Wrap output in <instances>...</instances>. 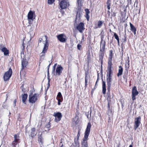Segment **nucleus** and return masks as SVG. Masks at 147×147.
I'll return each mask as SVG.
<instances>
[{
  "label": "nucleus",
  "mask_w": 147,
  "mask_h": 147,
  "mask_svg": "<svg viewBox=\"0 0 147 147\" xmlns=\"http://www.w3.org/2000/svg\"><path fill=\"white\" fill-rule=\"evenodd\" d=\"M108 12L109 13H110V11H109V10H108Z\"/></svg>",
  "instance_id": "62"
},
{
  "label": "nucleus",
  "mask_w": 147,
  "mask_h": 147,
  "mask_svg": "<svg viewBox=\"0 0 147 147\" xmlns=\"http://www.w3.org/2000/svg\"><path fill=\"white\" fill-rule=\"evenodd\" d=\"M16 101H17V100L16 99L14 100L13 102L14 103V107H15L16 106Z\"/></svg>",
  "instance_id": "54"
},
{
  "label": "nucleus",
  "mask_w": 147,
  "mask_h": 147,
  "mask_svg": "<svg viewBox=\"0 0 147 147\" xmlns=\"http://www.w3.org/2000/svg\"><path fill=\"white\" fill-rule=\"evenodd\" d=\"M51 79H49L48 80V85L47 86V90L49 88L50 86V81Z\"/></svg>",
  "instance_id": "46"
},
{
  "label": "nucleus",
  "mask_w": 147,
  "mask_h": 147,
  "mask_svg": "<svg viewBox=\"0 0 147 147\" xmlns=\"http://www.w3.org/2000/svg\"><path fill=\"white\" fill-rule=\"evenodd\" d=\"M47 79L48 80L50 79V76H49V70H47Z\"/></svg>",
  "instance_id": "50"
},
{
  "label": "nucleus",
  "mask_w": 147,
  "mask_h": 147,
  "mask_svg": "<svg viewBox=\"0 0 147 147\" xmlns=\"http://www.w3.org/2000/svg\"><path fill=\"white\" fill-rule=\"evenodd\" d=\"M28 95L27 94H24L22 95V101L25 104H26V100L27 99Z\"/></svg>",
  "instance_id": "25"
},
{
  "label": "nucleus",
  "mask_w": 147,
  "mask_h": 147,
  "mask_svg": "<svg viewBox=\"0 0 147 147\" xmlns=\"http://www.w3.org/2000/svg\"><path fill=\"white\" fill-rule=\"evenodd\" d=\"M87 117L88 118V115H87Z\"/></svg>",
  "instance_id": "63"
},
{
  "label": "nucleus",
  "mask_w": 147,
  "mask_h": 147,
  "mask_svg": "<svg viewBox=\"0 0 147 147\" xmlns=\"http://www.w3.org/2000/svg\"><path fill=\"white\" fill-rule=\"evenodd\" d=\"M45 37L46 38L45 43L44 44V46L42 51L40 55V57H44L45 56L46 53H47L49 48V43L47 40L48 37L47 35H45Z\"/></svg>",
  "instance_id": "6"
},
{
  "label": "nucleus",
  "mask_w": 147,
  "mask_h": 147,
  "mask_svg": "<svg viewBox=\"0 0 147 147\" xmlns=\"http://www.w3.org/2000/svg\"><path fill=\"white\" fill-rule=\"evenodd\" d=\"M63 69V68L61 65H58L55 69V75L57 76L61 75Z\"/></svg>",
  "instance_id": "14"
},
{
  "label": "nucleus",
  "mask_w": 147,
  "mask_h": 147,
  "mask_svg": "<svg viewBox=\"0 0 147 147\" xmlns=\"http://www.w3.org/2000/svg\"><path fill=\"white\" fill-rule=\"evenodd\" d=\"M98 79H97V80H96V83H95V84H97V82H98Z\"/></svg>",
  "instance_id": "61"
},
{
  "label": "nucleus",
  "mask_w": 147,
  "mask_h": 147,
  "mask_svg": "<svg viewBox=\"0 0 147 147\" xmlns=\"http://www.w3.org/2000/svg\"><path fill=\"white\" fill-rule=\"evenodd\" d=\"M1 51L4 53V54L5 55H9V50L7 49L5 47V48H3L2 49Z\"/></svg>",
  "instance_id": "28"
},
{
  "label": "nucleus",
  "mask_w": 147,
  "mask_h": 147,
  "mask_svg": "<svg viewBox=\"0 0 147 147\" xmlns=\"http://www.w3.org/2000/svg\"><path fill=\"white\" fill-rule=\"evenodd\" d=\"M60 147H66L64 145H63V144H61V146H60Z\"/></svg>",
  "instance_id": "58"
},
{
  "label": "nucleus",
  "mask_w": 147,
  "mask_h": 147,
  "mask_svg": "<svg viewBox=\"0 0 147 147\" xmlns=\"http://www.w3.org/2000/svg\"><path fill=\"white\" fill-rule=\"evenodd\" d=\"M103 22L99 20L98 22L97 25L95 26L94 27L95 29H96L98 28H100L102 25Z\"/></svg>",
  "instance_id": "29"
},
{
  "label": "nucleus",
  "mask_w": 147,
  "mask_h": 147,
  "mask_svg": "<svg viewBox=\"0 0 147 147\" xmlns=\"http://www.w3.org/2000/svg\"><path fill=\"white\" fill-rule=\"evenodd\" d=\"M55 0H48V3L49 4H52L55 1Z\"/></svg>",
  "instance_id": "40"
},
{
  "label": "nucleus",
  "mask_w": 147,
  "mask_h": 147,
  "mask_svg": "<svg viewBox=\"0 0 147 147\" xmlns=\"http://www.w3.org/2000/svg\"><path fill=\"white\" fill-rule=\"evenodd\" d=\"M12 74V70L11 67H10L8 71H6L4 74L3 79L5 81H8Z\"/></svg>",
  "instance_id": "8"
},
{
  "label": "nucleus",
  "mask_w": 147,
  "mask_h": 147,
  "mask_svg": "<svg viewBox=\"0 0 147 147\" xmlns=\"http://www.w3.org/2000/svg\"><path fill=\"white\" fill-rule=\"evenodd\" d=\"M35 11H32L31 10H30L28 12V19L29 20L28 22L29 24L30 23V20H33V16H34L35 15Z\"/></svg>",
  "instance_id": "17"
},
{
  "label": "nucleus",
  "mask_w": 147,
  "mask_h": 147,
  "mask_svg": "<svg viewBox=\"0 0 147 147\" xmlns=\"http://www.w3.org/2000/svg\"><path fill=\"white\" fill-rule=\"evenodd\" d=\"M28 65V62L25 58H23L22 60V69H24Z\"/></svg>",
  "instance_id": "20"
},
{
  "label": "nucleus",
  "mask_w": 147,
  "mask_h": 147,
  "mask_svg": "<svg viewBox=\"0 0 147 147\" xmlns=\"http://www.w3.org/2000/svg\"><path fill=\"white\" fill-rule=\"evenodd\" d=\"M133 143H132V144L129 146V147H133Z\"/></svg>",
  "instance_id": "59"
},
{
  "label": "nucleus",
  "mask_w": 147,
  "mask_h": 147,
  "mask_svg": "<svg viewBox=\"0 0 147 147\" xmlns=\"http://www.w3.org/2000/svg\"><path fill=\"white\" fill-rule=\"evenodd\" d=\"M77 47L78 49L79 50H80L81 49V48L82 47V46L80 44H78L77 45Z\"/></svg>",
  "instance_id": "42"
},
{
  "label": "nucleus",
  "mask_w": 147,
  "mask_h": 147,
  "mask_svg": "<svg viewBox=\"0 0 147 147\" xmlns=\"http://www.w3.org/2000/svg\"><path fill=\"white\" fill-rule=\"evenodd\" d=\"M51 63H50L47 66V70H49V68L50 65H51Z\"/></svg>",
  "instance_id": "56"
},
{
  "label": "nucleus",
  "mask_w": 147,
  "mask_h": 147,
  "mask_svg": "<svg viewBox=\"0 0 147 147\" xmlns=\"http://www.w3.org/2000/svg\"><path fill=\"white\" fill-rule=\"evenodd\" d=\"M91 126V123L90 122L88 123L85 131L84 137L81 143L82 147H88L87 141L90 134Z\"/></svg>",
  "instance_id": "3"
},
{
  "label": "nucleus",
  "mask_w": 147,
  "mask_h": 147,
  "mask_svg": "<svg viewBox=\"0 0 147 147\" xmlns=\"http://www.w3.org/2000/svg\"><path fill=\"white\" fill-rule=\"evenodd\" d=\"M57 39L61 42L64 43L67 40V38L64 34H61L58 35L56 36Z\"/></svg>",
  "instance_id": "11"
},
{
  "label": "nucleus",
  "mask_w": 147,
  "mask_h": 147,
  "mask_svg": "<svg viewBox=\"0 0 147 147\" xmlns=\"http://www.w3.org/2000/svg\"><path fill=\"white\" fill-rule=\"evenodd\" d=\"M20 115L19 114L17 118V120H18L20 121H21V120H20L21 118H20Z\"/></svg>",
  "instance_id": "52"
},
{
  "label": "nucleus",
  "mask_w": 147,
  "mask_h": 147,
  "mask_svg": "<svg viewBox=\"0 0 147 147\" xmlns=\"http://www.w3.org/2000/svg\"><path fill=\"white\" fill-rule=\"evenodd\" d=\"M108 123L111 122V116H108Z\"/></svg>",
  "instance_id": "55"
},
{
  "label": "nucleus",
  "mask_w": 147,
  "mask_h": 147,
  "mask_svg": "<svg viewBox=\"0 0 147 147\" xmlns=\"http://www.w3.org/2000/svg\"><path fill=\"white\" fill-rule=\"evenodd\" d=\"M59 5L61 10L65 9L69 7V3L67 0H61L59 3Z\"/></svg>",
  "instance_id": "9"
},
{
  "label": "nucleus",
  "mask_w": 147,
  "mask_h": 147,
  "mask_svg": "<svg viewBox=\"0 0 147 147\" xmlns=\"http://www.w3.org/2000/svg\"><path fill=\"white\" fill-rule=\"evenodd\" d=\"M85 88L86 89L88 86V78H85Z\"/></svg>",
  "instance_id": "37"
},
{
  "label": "nucleus",
  "mask_w": 147,
  "mask_h": 147,
  "mask_svg": "<svg viewBox=\"0 0 147 147\" xmlns=\"http://www.w3.org/2000/svg\"><path fill=\"white\" fill-rule=\"evenodd\" d=\"M57 63H55L54 65V66L53 67V71H54L55 70V68L57 65Z\"/></svg>",
  "instance_id": "48"
},
{
  "label": "nucleus",
  "mask_w": 147,
  "mask_h": 147,
  "mask_svg": "<svg viewBox=\"0 0 147 147\" xmlns=\"http://www.w3.org/2000/svg\"><path fill=\"white\" fill-rule=\"evenodd\" d=\"M5 46L4 45H3L2 43H1L0 44V50L1 51L2 50V49H3V48H5Z\"/></svg>",
  "instance_id": "38"
},
{
  "label": "nucleus",
  "mask_w": 147,
  "mask_h": 147,
  "mask_svg": "<svg viewBox=\"0 0 147 147\" xmlns=\"http://www.w3.org/2000/svg\"><path fill=\"white\" fill-rule=\"evenodd\" d=\"M80 129H79L77 137L74 138V142L71 146L70 147H80V145L79 142L80 137Z\"/></svg>",
  "instance_id": "7"
},
{
  "label": "nucleus",
  "mask_w": 147,
  "mask_h": 147,
  "mask_svg": "<svg viewBox=\"0 0 147 147\" xmlns=\"http://www.w3.org/2000/svg\"><path fill=\"white\" fill-rule=\"evenodd\" d=\"M56 99L58 100V105H61V103L62 102L63 100V98L61 93V92H59L57 94L56 97Z\"/></svg>",
  "instance_id": "18"
},
{
  "label": "nucleus",
  "mask_w": 147,
  "mask_h": 147,
  "mask_svg": "<svg viewBox=\"0 0 147 147\" xmlns=\"http://www.w3.org/2000/svg\"><path fill=\"white\" fill-rule=\"evenodd\" d=\"M138 94L139 92L137 90L136 86H134L132 89V99L133 101L136 100V96Z\"/></svg>",
  "instance_id": "16"
},
{
  "label": "nucleus",
  "mask_w": 147,
  "mask_h": 147,
  "mask_svg": "<svg viewBox=\"0 0 147 147\" xmlns=\"http://www.w3.org/2000/svg\"><path fill=\"white\" fill-rule=\"evenodd\" d=\"M113 51L112 50H109V56L108 59L107 75H112L113 74V66L112 59L113 57Z\"/></svg>",
  "instance_id": "2"
},
{
  "label": "nucleus",
  "mask_w": 147,
  "mask_h": 147,
  "mask_svg": "<svg viewBox=\"0 0 147 147\" xmlns=\"http://www.w3.org/2000/svg\"><path fill=\"white\" fill-rule=\"evenodd\" d=\"M84 2V0H77V2L78 5L80 6H82Z\"/></svg>",
  "instance_id": "33"
},
{
  "label": "nucleus",
  "mask_w": 147,
  "mask_h": 147,
  "mask_svg": "<svg viewBox=\"0 0 147 147\" xmlns=\"http://www.w3.org/2000/svg\"><path fill=\"white\" fill-rule=\"evenodd\" d=\"M51 126V125L50 124L48 123L45 126V127L47 128L48 130H49V128Z\"/></svg>",
  "instance_id": "43"
},
{
  "label": "nucleus",
  "mask_w": 147,
  "mask_h": 147,
  "mask_svg": "<svg viewBox=\"0 0 147 147\" xmlns=\"http://www.w3.org/2000/svg\"><path fill=\"white\" fill-rule=\"evenodd\" d=\"M62 139H61V140H60V143H59V146H61V143H62Z\"/></svg>",
  "instance_id": "57"
},
{
  "label": "nucleus",
  "mask_w": 147,
  "mask_h": 147,
  "mask_svg": "<svg viewBox=\"0 0 147 147\" xmlns=\"http://www.w3.org/2000/svg\"><path fill=\"white\" fill-rule=\"evenodd\" d=\"M89 74L88 70L87 71H86L85 74V78H88V75Z\"/></svg>",
  "instance_id": "45"
},
{
  "label": "nucleus",
  "mask_w": 147,
  "mask_h": 147,
  "mask_svg": "<svg viewBox=\"0 0 147 147\" xmlns=\"http://www.w3.org/2000/svg\"><path fill=\"white\" fill-rule=\"evenodd\" d=\"M127 36L126 35V34L124 36V42H126L127 41Z\"/></svg>",
  "instance_id": "51"
},
{
  "label": "nucleus",
  "mask_w": 147,
  "mask_h": 147,
  "mask_svg": "<svg viewBox=\"0 0 147 147\" xmlns=\"http://www.w3.org/2000/svg\"><path fill=\"white\" fill-rule=\"evenodd\" d=\"M108 110L107 111V115L108 116H111L113 115V113H112V109H111L110 105H108Z\"/></svg>",
  "instance_id": "27"
},
{
  "label": "nucleus",
  "mask_w": 147,
  "mask_h": 147,
  "mask_svg": "<svg viewBox=\"0 0 147 147\" xmlns=\"http://www.w3.org/2000/svg\"><path fill=\"white\" fill-rule=\"evenodd\" d=\"M37 134V132L36 131L35 128L32 127L31 128V132L29 135V136L32 138H34L36 136Z\"/></svg>",
  "instance_id": "19"
},
{
  "label": "nucleus",
  "mask_w": 147,
  "mask_h": 147,
  "mask_svg": "<svg viewBox=\"0 0 147 147\" xmlns=\"http://www.w3.org/2000/svg\"><path fill=\"white\" fill-rule=\"evenodd\" d=\"M72 121L76 125H78L79 122V117L76 115L74 117Z\"/></svg>",
  "instance_id": "22"
},
{
  "label": "nucleus",
  "mask_w": 147,
  "mask_h": 147,
  "mask_svg": "<svg viewBox=\"0 0 147 147\" xmlns=\"http://www.w3.org/2000/svg\"><path fill=\"white\" fill-rule=\"evenodd\" d=\"M53 116L55 117V121L56 122H58L60 121L62 117L61 113L59 112L54 113Z\"/></svg>",
  "instance_id": "15"
},
{
  "label": "nucleus",
  "mask_w": 147,
  "mask_h": 147,
  "mask_svg": "<svg viewBox=\"0 0 147 147\" xmlns=\"http://www.w3.org/2000/svg\"><path fill=\"white\" fill-rule=\"evenodd\" d=\"M85 17L86 18L87 21H88L90 19V16L89 15V14H85Z\"/></svg>",
  "instance_id": "39"
},
{
  "label": "nucleus",
  "mask_w": 147,
  "mask_h": 147,
  "mask_svg": "<svg viewBox=\"0 0 147 147\" xmlns=\"http://www.w3.org/2000/svg\"><path fill=\"white\" fill-rule=\"evenodd\" d=\"M13 136L14 139L11 143L12 147H16L17 145L20 142V136L18 134V135L15 134L13 135Z\"/></svg>",
  "instance_id": "10"
},
{
  "label": "nucleus",
  "mask_w": 147,
  "mask_h": 147,
  "mask_svg": "<svg viewBox=\"0 0 147 147\" xmlns=\"http://www.w3.org/2000/svg\"><path fill=\"white\" fill-rule=\"evenodd\" d=\"M111 98H107V100L108 102V105H110L111 103Z\"/></svg>",
  "instance_id": "35"
},
{
  "label": "nucleus",
  "mask_w": 147,
  "mask_h": 147,
  "mask_svg": "<svg viewBox=\"0 0 147 147\" xmlns=\"http://www.w3.org/2000/svg\"><path fill=\"white\" fill-rule=\"evenodd\" d=\"M24 84H23L21 86L20 88L22 89V91H24L25 90L24 88Z\"/></svg>",
  "instance_id": "47"
},
{
  "label": "nucleus",
  "mask_w": 147,
  "mask_h": 147,
  "mask_svg": "<svg viewBox=\"0 0 147 147\" xmlns=\"http://www.w3.org/2000/svg\"><path fill=\"white\" fill-rule=\"evenodd\" d=\"M86 55L87 56H91V54H90V51L89 50H88L86 53Z\"/></svg>",
  "instance_id": "49"
},
{
  "label": "nucleus",
  "mask_w": 147,
  "mask_h": 147,
  "mask_svg": "<svg viewBox=\"0 0 147 147\" xmlns=\"http://www.w3.org/2000/svg\"><path fill=\"white\" fill-rule=\"evenodd\" d=\"M114 36L115 39L117 40L118 44L119 45V39L118 35L116 33L114 32Z\"/></svg>",
  "instance_id": "32"
},
{
  "label": "nucleus",
  "mask_w": 147,
  "mask_h": 147,
  "mask_svg": "<svg viewBox=\"0 0 147 147\" xmlns=\"http://www.w3.org/2000/svg\"><path fill=\"white\" fill-rule=\"evenodd\" d=\"M42 134L41 133L40 134H38V142L40 144H42L44 142V139L42 136Z\"/></svg>",
  "instance_id": "21"
},
{
  "label": "nucleus",
  "mask_w": 147,
  "mask_h": 147,
  "mask_svg": "<svg viewBox=\"0 0 147 147\" xmlns=\"http://www.w3.org/2000/svg\"><path fill=\"white\" fill-rule=\"evenodd\" d=\"M110 31H111V29L110 30Z\"/></svg>",
  "instance_id": "64"
},
{
  "label": "nucleus",
  "mask_w": 147,
  "mask_h": 147,
  "mask_svg": "<svg viewBox=\"0 0 147 147\" xmlns=\"http://www.w3.org/2000/svg\"><path fill=\"white\" fill-rule=\"evenodd\" d=\"M141 117L140 116L135 118L134 125V129L135 130H136L140 125L141 123Z\"/></svg>",
  "instance_id": "12"
},
{
  "label": "nucleus",
  "mask_w": 147,
  "mask_h": 147,
  "mask_svg": "<svg viewBox=\"0 0 147 147\" xmlns=\"http://www.w3.org/2000/svg\"><path fill=\"white\" fill-rule=\"evenodd\" d=\"M103 31H101L100 35H101L100 38L101 41L100 42V47L99 52L98 54L99 61L100 62L101 64V66L102 67L103 63V59L105 53L106 42L104 41L103 43H102L103 41V38L104 37V36L102 34V32Z\"/></svg>",
  "instance_id": "1"
},
{
  "label": "nucleus",
  "mask_w": 147,
  "mask_h": 147,
  "mask_svg": "<svg viewBox=\"0 0 147 147\" xmlns=\"http://www.w3.org/2000/svg\"><path fill=\"white\" fill-rule=\"evenodd\" d=\"M34 91V90L33 89L31 92L30 91V94L29 95L28 101L30 103L34 104L38 100V97L39 94L36 93L33 94V92Z\"/></svg>",
  "instance_id": "4"
},
{
  "label": "nucleus",
  "mask_w": 147,
  "mask_h": 147,
  "mask_svg": "<svg viewBox=\"0 0 147 147\" xmlns=\"http://www.w3.org/2000/svg\"><path fill=\"white\" fill-rule=\"evenodd\" d=\"M87 62L88 65H89V63L91 61V56H87Z\"/></svg>",
  "instance_id": "34"
},
{
  "label": "nucleus",
  "mask_w": 147,
  "mask_h": 147,
  "mask_svg": "<svg viewBox=\"0 0 147 147\" xmlns=\"http://www.w3.org/2000/svg\"><path fill=\"white\" fill-rule=\"evenodd\" d=\"M42 38H39V40H38V43H40L42 41Z\"/></svg>",
  "instance_id": "53"
},
{
  "label": "nucleus",
  "mask_w": 147,
  "mask_h": 147,
  "mask_svg": "<svg viewBox=\"0 0 147 147\" xmlns=\"http://www.w3.org/2000/svg\"><path fill=\"white\" fill-rule=\"evenodd\" d=\"M129 60L128 61V67L126 66V65H125V71H126V72H128V69H129Z\"/></svg>",
  "instance_id": "36"
},
{
  "label": "nucleus",
  "mask_w": 147,
  "mask_h": 147,
  "mask_svg": "<svg viewBox=\"0 0 147 147\" xmlns=\"http://www.w3.org/2000/svg\"><path fill=\"white\" fill-rule=\"evenodd\" d=\"M22 45L23 46V49H24L25 48V47L24 46V42L22 44Z\"/></svg>",
  "instance_id": "60"
},
{
  "label": "nucleus",
  "mask_w": 147,
  "mask_h": 147,
  "mask_svg": "<svg viewBox=\"0 0 147 147\" xmlns=\"http://www.w3.org/2000/svg\"><path fill=\"white\" fill-rule=\"evenodd\" d=\"M107 4V7L108 10H109L110 9V6L111 5V0H107L106 3Z\"/></svg>",
  "instance_id": "30"
},
{
  "label": "nucleus",
  "mask_w": 147,
  "mask_h": 147,
  "mask_svg": "<svg viewBox=\"0 0 147 147\" xmlns=\"http://www.w3.org/2000/svg\"><path fill=\"white\" fill-rule=\"evenodd\" d=\"M112 75H107L106 80L107 85V98H111V96L110 95V90L111 82L112 80Z\"/></svg>",
  "instance_id": "5"
},
{
  "label": "nucleus",
  "mask_w": 147,
  "mask_h": 147,
  "mask_svg": "<svg viewBox=\"0 0 147 147\" xmlns=\"http://www.w3.org/2000/svg\"><path fill=\"white\" fill-rule=\"evenodd\" d=\"M123 68L122 66L120 65L119 66L118 72L117 74V76L118 77H119L121 76L123 74Z\"/></svg>",
  "instance_id": "23"
},
{
  "label": "nucleus",
  "mask_w": 147,
  "mask_h": 147,
  "mask_svg": "<svg viewBox=\"0 0 147 147\" xmlns=\"http://www.w3.org/2000/svg\"><path fill=\"white\" fill-rule=\"evenodd\" d=\"M102 93L105 94L106 93V84L105 82V81L102 80Z\"/></svg>",
  "instance_id": "26"
},
{
  "label": "nucleus",
  "mask_w": 147,
  "mask_h": 147,
  "mask_svg": "<svg viewBox=\"0 0 147 147\" xmlns=\"http://www.w3.org/2000/svg\"><path fill=\"white\" fill-rule=\"evenodd\" d=\"M84 24L83 22H81L76 26V29L80 33H82L85 29Z\"/></svg>",
  "instance_id": "13"
},
{
  "label": "nucleus",
  "mask_w": 147,
  "mask_h": 147,
  "mask_svg": "<svg viewBox=\"0 0 147 147\" xmlns=\"http://www.w3.org/2000/svg\"><path fill=\"white\" fill-rule=\"evenodd\" d=\"M129 24L130 26L131 30L133 33L134 35H136V31L137 30L136 28L135 27L131 22L129 23Z\"/></svg>",
  "instance_id": "24"
},
{
  "label": "nucleus",
  "mask_w": 147,
  "mask_h": 147,
  "mask_svg": "<svg viewBox=\"0 0 147 147\" xmlns=\"http://www.w3.org/2000/svg\"><path fill=\"white\" fill-rule=\"evenodd\" d=\"M97 85L95 84L94 86V88L92 89L91 91L92 93L94 92V90L97 88Z\"/></svg>",
  "instance_id": "41"
},
{
  "label": "nucleus",
  "mask_w": 147,
  "mask_h": 147,
  "mask_svg": "<svg viewBox=\"0 0 147 147\" xmlns=\"http://www.w3.org/2000/svg\"><path fill=\"white\" fill-rule=\"evenodd\" d=\"M85 11L86 14H89L90 13V11L89 9H85Z\"/></svg>",
  "instance_id": "44"
},
{
  "label": "nucleus",
  "mask_w": 147,
  "mask_h": 147,
  "mask_svg": "<svg viewBox=\"0 0 147 147\" xmlns=\"http://www.w3.org/2000/svg\"><path fill=\"white\" fill-rule=\"evenodd\" d=\"M128 75V72H126L125 71L124 73V74L123 76V79L126 81V82L127 81V76Z\"/></svg>",
  "instance_id": "31"
}]
</instances>
